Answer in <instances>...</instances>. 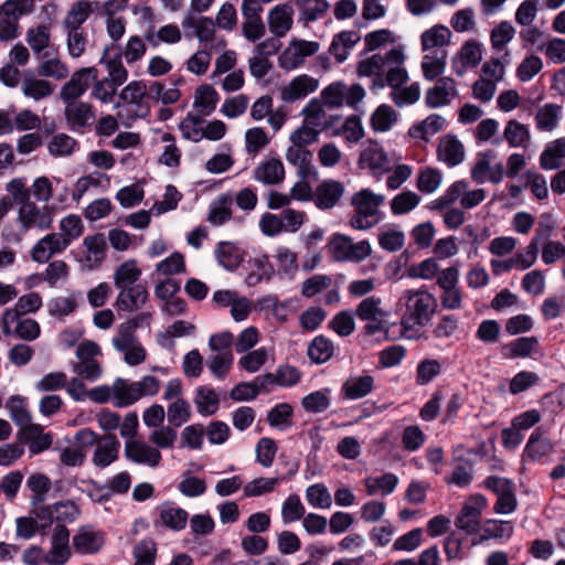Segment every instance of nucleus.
<instances>
[{
    "instance_id": "f257e3e1",
    "label": "nucleus",
    "mask_w": 565,
    "mask_h": 565,
    "mask_svg": "<svg viewBox=\"0 0 565 565\" xmlns=\"http://www.w3.org/2000/svg\"><path fill=\"white\" fill-rule=\"evenodd\" d=\"M405 55L399 49H392L385 55L373 54L358 65L359 76L372 77V88L382 89L396 85L405 78Z\"/></svg>"
},
{
    "instance_id": "f03ea898",
    "label": "nucleus",
    "mask_w": 565,
    "mask_h": 565,
    "mask_svg": "<svg viewBox=\"0 0 565 565\" xmlns=\"http://www.w3.org/2000/svg\"><path fill=\"white\" fill-rule=\"evenodd\" d=\"M115 104L117 118L129 127L137 118H145L150 113L149 85L143 81H132L118 95Z\"/></svg>"
},
{
    "instance_id": "7ed1b4c3",
    "label": "nucleus",
    "mask_w": 565,
    "mask_h": 565,
    "mask_svg": "<svg viewBox=\"0 0 565 565\" xmlns=\"http://www.w3.org/2000/svg\"><path fill=\"white\" fill-rule=\"evenodd\" d=\"M399 303L405 306L402 324L407 329L428 324L437 309V299L425 289L405 290Z\"/></svg>"
},
{
    "instance_id": "20e7f679",
    "label": "nucleus",
    "mask_w": 565,
    "mask_h": 565,
    "mask_svg": "<svg viewBox=\"0 0 565 565\" xmlns=\"http://www.w3.org/2000/svg\"><path fill=\"white\" fill-rule=\"evenodd\" d=\"M384 200V195L376 194L370 189H362L354 193L351 199L353 211L349 221L351 227L365 231L379 224L382 220L380 207Z\"/></svg>"
},
{
    "instance_id": "39448f33",
    "label": "nucleus",
    "mask_w": 565,
    "mask_h": 565,
    "mask_svg": "<svg viewBox=\"0 0 565 565\" xmlns=\"http://www.w3.org/2000/svg\"><path fill=\"white\" fill-rule=\"evenodd\" d=\"M159 390L160 381L152 375H146L135 382L117 377L114 381V406L118 408L131 406L143 397L157 395Z\"/></svg>"
},
{
    "instance_id": "423d86ee",
    "label": "nucleus",
    "mask_w": 565,
    "mask_h": 565,
    "mask_svg": "<svg viewBox=\"0 0 565 565\" xmlns=\"http://www.w3.org/2000/svg\"><path fill=\"white\" fill-rule=\"evenodd\" d=\"M486 199V191L481 188L470 190L466 180L451 183L445 192L430 202V210L441 211L459 201L462 209L470 210L478 206Z\"/></svg>"
},
{
    "instance_id": "0eeeda50",
    "label": "nucleus",
    "mask_w": 565,
    "mask_h": 565,
    "mask_svg": "<svg viewBox=\"0 0 565 565\" xmlns=\"http://www.w3.org/2000/svg\"><path fill=\"white\" fill-rule=\"evenodd\" d=\"M33 0H6L0 6V40L12 41L21 34L20 19L33 11Z\"/></svg>"
},
{
    "instance_id": "6e6552de",
    "label": "nucleus",
    "mask_w": 565,
    "mask_h": 565,
    "mask_svg": "<svg viewBox=\"0 0 565 565\" xmlns=\"http://www.w3.org/2000/svg\"><path fill=\"white\" fill-rule=\"evenodd\" d=\"M329 250L337 262L360 263L367 258L372 253L369 241L363 239L353 242L344 234L335 233L329 241Z\"/></svg>"
},
{
    "instance_id": "1a4fd4ad",
    "label": "nucleus",
    "mask_w": 565,
    "mask_h": 565,
    "mask_svg": "<svg viewBox=\"0 0 565 565\" xmlns=\"http://www.w3.org/2000/svg\"><path fill=\"white\" fill-rule=\"evenodd\" d=\"M358 163L360 169L369 171L374 177H382L394 167V160L374 140H366L363 143Z\"/></svg>"
},
{
    "instance_id": "9d476101",
    "label": "nucleus",
    "mask_w": 565,
    "mask_h": 565,
    "mask_svg": "<svg viewBox=\"0 0 565 565\" xmlns=\"http://www.w3.org/2000/svg\"><path fill=\"white\" fill-rule=\"evenodd\" d=\"M365 97V89L360 84L347 85L342 82H334L322 89L321 102L330 108L341 106L354 107Z\"/></svg>"
},
{
    "instance_id": "9b49d317",
    "label": "nucleus",
    "mask_w": 565,
    "mask_h": 565,
    "mask_svg": "<svg viewBox=\"0 0 565 565\" xmlns=\"http://www.w3.org/2000/svg\"><path fill=\"white\" fill-rule=\"evenodd\" d=\"M495 153L492 150L479 152L470 169L471 179L478 184L487 182L499 184L504 178V167L501 162H493Z\"/></svg>"
},
{
    "instance_id": "f8f14e48",
    "label": "nucleus",
    "mask_w": 565,
    "mask_h": 565,
    "mask_svg": "<svg viewBox=\"0 0 565 565\" xmlns=\"http://www.w3.org/2000/svg\"><path fill=\"white\" fill-rule=\"evenodd\" d=\"M17 221L23 231L38 228L45 231L53 223V210L49 205H38L33 201H28L18 206Z\"/></svg>"
},
{
    "instance_id": "ddd939ff",
    "label": "nucleus",
    "mask_w": 565,
    "mask_h": 565,
    "mask_svg": "<svg viewBox=\"0 0 565 565\" xmlns=\"http://www.w3.org/2000/svg\"><path fill=\"white\" fill-rule=\"evenodd\" d=\"M106 543L105 532L92 524L77 527L72 536L73 550L79 555L98 554Z\"/></svg>"
},
{
    "instance_id": "4468645a",
    "label": "nucleus",
    "mask_w": 565,
    "mask_h": 565,
    "mask_svg": "<svg viewBox=\"0 0 565 565\" xmlns=\"http://www.w3.org/2000/svg\"><path fill=\"white\" fill-rule=\"evenodd\" d=\"M486 487L497 495V501L493 505L495 513L511 514L516 510L518 500L510 480L492 476L487 478Z\"/></svg>"
},
{
    "instance_id": "2eb2a0df",
    "label": "nucleus",
    "mask_w": 565,
    "mask_h": 565,
    "mask_svg": "<svg viewBox=\"0 0 565 565\" xmlns=\"http://www.w3.org/2000/svg\"><path fill=\"white\" fill-rule=\"evenodd\" d=\"M96 78H98V71L94 66L83 67L74 72L61 88V99L64 103L78 102Z\"/></svg>"
},
{
    "instance_id": "dca6fc26",
    "label": "nucleus",
    "mask_w": 565,
    "mask_h": 565,
    "mask_svg": "<svg viewBox=\"0 0 565 565\" xmlns=\"http://www.w3.org/2000/svg\"><path fill=\"white\" fill-rule=\"evenodd\" d=\"M2 330L6 335H14L26 341L35 340L41 331L34 319L18 317L14 310L3 312Z\"/></svg>"
},
{
    "instance_id": "f3484780",
    "label": "nucleus",
    "mask_w": 565,
    "mask_h": 565,
    "mask_svg": "<svg viewBox=\"0 0 565 565\" xmlns=\"http://www.w3.org/2000/svg\"><path fill=\"white\" fill-rule=\"evenodd\" d=\"M65 119L67 127L77 134H85L96 121L93 106L83 102L65 103Z\"/></svg>"
},
{
    "instance_id": "a211bd4d",
    "label": "nucleus",
    "mask_w": 565,
    "mask_h": 565,
    "mask_svg": "<svg viewBox=\"0 0 565 565\" xmlns=\"http://www.w3.org/2000/svg\"><path fill=\"white\" fill-rule=\"evenodd\" d=\"M125 457L136 465L149 468H157L162 461L160 450L142 439L126 440Z\"/></svg>"
},
{
    "instance_id": "6ab92c4d",
    "label": "nucleus",
    "mask_w": 565,
    "mask_h": 565,
    "mask_svg": "<svg viewBox=\"0 0 565 565\" xmlns=\"http://www.w3.org/2000/svg\"><path fill=\"white\" fill-rule=\"evenodd\" d=\"M70 531L64 524H57L50 536V548L46 552L49 565H65L73 555L70 544Z\"/></svg>"
},
{
    "instance_id": "aec40b11",
    "label": "nucleus",
    "mask_w": 565,
    "mask_h": 565,
    "mask_svg": "<svg viewBox=\"0 0 565 565\" xmlns=\"http://www.w3.org/2000/svg\"><path fill=\"white\" fill-rule=\"evenodd\" d=\"M126 330L127 328H124L121 332H117V335L113 338V345L124 354V360L128 365H139L146 360V350L137 337Z\"/></svg>"
},
{
    "instance_id": "412c9836",
    "label": "nucleus",
    "mask_w": 565,
    "mask_h": 565,
    "mask_svg": "<svg viewBox=\"0 0 565 565\" xmlns=\"http://www.w3.org/2000/svg\"><path fill=\"white\" fill-rule=\"evenodd\" d=\"M458 96L457 83L451 77H441L425 95L429 108H440L449 105Z\"/></svg>"
},
{
    "instance_id": "4be33fe9",
    "label": "nucleus",
    "mask_w": 565,
    "mask_h": 565,
    "mask_svg": "<svg viewBox=\"0 0 565 565\" xmlns=\"http://www.w3.org/2000/svg\"><path fill=\"white\" fill-rule=\"evenodd\" d=\"M319 44L313 41H294L279 56V65L285 70L298 67L306 57L313 55Z\"/></svg>"
},
{
    "instance_id": "5701e85b",
    "label": "nucleus",
    "mask_w": 565,
    "mask_h": 565,
    "mask_svg": "<svg viewBox=\"0 0 565 565\" xmlns=\"http://www.w3.org/2000/svg\"><path fill=\"white\" fill-rule=\"evenodd\" d=\"M482 60V44L476 40L466 41L452 61V71L462 76L468 70L477 67Z\"/></svg>"
},
{
    "instance_id": "b1692460",
    "label": "nucleus",
    "mask_w": 565,
    "mask_h": 565,
    "mask_svg": "<svg viewBox=\"0 0 565 565\" xmlns=\"http://www.w3.org/2000/svg\"><path fill=\"white\" fill-rule=\"evenodd\" d=\"M486 503L482 497L476 498L467 502L456 519V526L465 531L467 534L479 533L481 527V512Z\"/></svg>"
},
{
    "instance_id": "393cba45",
    "label": "nucleus",
    "mask_w": 565,
    "mask_h": 565,
    "mask_svg": "<svg viewBox=\"0 0 565 565\" xmlns=\"http://www.w3.org/2000/svg\"><path fill=\"white\" fill-rule=\"evenodd\" d=\"M319 88V81L310 75L301 74L292 78L281 90V99L294 103L315 93Z\"/></svg>"
},
{
    "instance_id": "a878e982",
    "label": "nucleus",
    "mask_w": 565,
    "mask_h": 565,
    "mask_svg": "<svg viewBox=\"0 0 565 565\" xmlns=\"http://www.w3.org/2000/svg\"><path fill=\"white\" fill-rule=\"evenodd\" d=\"M120 441L115 435L108 434L99 438L92 456L95 467L105 469L118 459Z\"/></svg>"
},
{
    "instance_id": "bb28decb",
    "label": "nucleus",
    "mask_w": 565,
    "mask_h": 565,
    "mask_svg": "<svg viewBox=\"0 0 565 565\" xmlns=\"http://www.w3.org/2000/svg\"><path fill=\"white\" fill-rule=\"evenodd\" d=\"M157 513L158 519L156 520V524L175 532L182 531L189 520L188 512L170 501L161 503L157 508Z\"/></svg>"
},
{
    "instance_id": "cd10ccee",
    "label": "nucleus",
    "mask_w": 565,
    "mask_h": 565,
    "mask_svg": "<svg viewBox=\"0 0 565 565\" xmlns=\"http://www.w3.org/2000/svg\"><path fill=\"white\" fill-rule=\"evenodd\" d=\"M255 181L265 185H276L285 179V167L277 157L264 158L253 172Z\"/></svg>"
},
{
    "instance_id": "c85d7f7f",
    "label": "nucleus",
    "mask_w": 565,
    "mask_h": 565,
    "mask_svg": "<svg viewBox=\"0 0 565 565\" xmlns=\"http://www.w3.org/2000/svg\"><path fill=\"white\" fill-rule=\"evenodd\" d=\"M313 154L306 147L291 145L286 151V160L297 169L299 178L317 179L318 172L312 163Z\"/></svg>"
},
{
    "instance_id": "c756f323",
    "label": "nucleus",
    "mask_w": 565,
    "mask_h": 565,
    "mask_svg": "<svg viewBox=\"0 0 565 565\" xmlns=\"http://www.w3.org/2000/svg\"><path fill=\"white\" fill-rule=\"evenodd\" d=\"M106 239L104 234L86 236L83 241L84 253L79 262L87 269L96 268L105 258Z\"/></svg>"
},
{
    "instance_id": "7c9ffc66",
    "label": "nucleus",
    "mask_w": 565,
    "mask_h": 565,
    "mask_svg": "<svg viewBox=\"0 0 565 565\" xmlns=\"http://www.w3.org/2000/svg\"><path fill=\"white\" fill-rule=\"evenodd\" d=\"M66 248L67 246L57 236V233H50L35 243L31 250V257L34 262L44 264L54 255L62 254Z\"/></svg>"
},
{
    "instance_id": "2f4dec72",
    "label": "nucleus",
    "mask_w": 565,
    "mask_h": 565,
    "mask_svg": "<svg viewBox=\"0 0 565 565\" xmlns=\"http://www.w3.org/2000/svg\"><path fill=\"white\" fill-rule=\"evenodd\" d=\"M437 157L446 166L456 167L465 159L463 145L456 136L446 135L439 140Z\"/></svg>"
},
{
    "instance_id": "473e14b6",
    "label": "nucleus",
    "mask_w": 565,
    "mask_h": 565,
    "mask_svg": "<svg viewBox=\"0 0 565 565\" xmlns=\"http://www.w3.org/2000/svg\"><path fill=\"white\" fill-rule=\"evenodd\" d=\"M38 58L40 60L38 66L39 75L58 81L67 77L70 70L66 63L58 56L57 47L38 56Z\"/></svg>"
},
{
    "instance_id": "72a5a7b5",
    "label": "nucleus",
    "mask_w": 565,
    "mask_h": 565,
    "mask_svg": "<svg viewBox=\"0 0 565 565\" xmlns=\"http://www.w3.org/2000/svg\"><path fill=\"white\" fill-rule=\"evenodd\" d=\"M294 9L289 3L275 6L268 13V26L270 32L277 36H285L292 25Z\"/></svg>"
},
{
    "instance_id": "f704fd0d",
    "label": "nucleus",
    "mask_w": 565,
    "mask_h": 565,
    "mask_svg": "<svg viewBox=\"0 0 565 565\" xmlns=\"http://www.w3.org/2000/svg\"><path fill=\"white\" fill-rule=\"evenodd\" d=\"M25 41L36 57L56 49L52 44L51 25L46 23L29 28L25 33Z\"/></svg>"
},
{
    "instance_id": "c9c22d12",
    "label": "nucleus",
    "mask_w": 565,
    "mask_h": 565,
    "mask_svg": "<svg viewBox=\"0 0 565 565\" xmlns=\"http://www.w3.org/2000/svg\"><path fill=\"white\" fill-rule=\"evenodd\" d=\"M113 50H115V44L107 45L103 51L99 63L105 65L107 70L108 75L105 78L119 87L128 79V71L124 66L120 56H116Z\"/></svg>"
},
{
    "instance_id": "e433bc0d",
    "label": "nucleus",
    "mask_w": 565,
    "mask_h": 565,
    "mask_svg": "<svg viewBox=\"0 0 565 565\" xmlns=\"http://www.w3.org/2000/svg\"><path fill=\"white\" fill-rule=\"evenodd\" d=\"M149 294L145 286L136 285L134 287H127L119 289L116 306L118 310L122 311H136L140 309L148 300Z\"/></svg>"
},
{
    "instance_id": "4c0bfd02",
    "label": "nucleus",
    "mask_w": 565,
    "mask_h": 565,
    "mask_svg": "<svg viewBox=\"0 0 565 565\" xmlns=\"http://www.w3.org/2000/svg\"><path fill=\"white\" fill-rule=\"evenodd\" d=\"M451 32L449 28L443 24H436L420 35L423 52L446 51L445 47L450 43Z\"/></svg>"
},
{
    "instance_id": "58836bf2",
    "label": "nucleus",
    "mask_w": 565,
    "mask_h": 565,
    "mask_svg": "<svg viewBox=\"0 0 565 565\" xmlns=\"http://www.w3.org/2000/svg\"><path fill=\"white\" fill-rule=\"evenodd\" d=\"M301 114L303 115V121L319 132L332 124V116L324 110V104L318 98L310 99Z\"/></svg>"
},
{
    "instance_id": "ea45409f",
    "label": "nucleus",
    "mask_w": 565,
    "mask_h": 565,
    "mask_svg": "<svg viewBox=\"0 0 565 565\" xmlns=\"http://www.w3.org/2000/svg\"><path fill=\"white\" fill-rule=\"evenodd\" d=\"M220 394L209 385H201L195 388L193 402L201 416H212L220 408Z\"/></svg>"
},
{
    "instance_id": "a19ab883",
    "label": "nucleus",
    "mask_w": 565,
    "mask_h": 565,
    "mask_svg": "<svg viewBox=\"0 0 565 565\" xmlns=\"http://www.w3.org/2000/svg\"><path fill=\"white\" fill-rule=\"evenodd\" d=\"M408 82V73L405 70V78L396 85H387L391 87L390 97L397 107H404L415 104L420 97V86L418 83H413L404 86Z\"/></svg>"
},
{
    "instance_id": "79ce46f5",
    "label": "nucleus",
    "mask_w": 565,
    "mask_h": 565,
    "mask_svg": "<svg viewBox=\"0 0 565 565\" xmlns=\"http://www.w3.org/2000/svg\"><path fill=\"white\" fill-rule=\"evenodd\" d=\"M214 256L218 265L230 271L237 269L244 259L242 249L236 244L226 241L216 245Z\"/></svg>"
},
{
    "instance_id": "37998d69",
    "label": "nucleus",
    "mask_w": 565,
    "mask_h": 565,
    "mask_svg": "<svg viewBox=\"0 0 565 565\" xmlns=\"http://www.w3.org/2000/svg\"><path fill=\"white\" fill-rule=\"evenodd\" d=\"M29 450L33 455H38L49 449L53 444V435L44 433V428L40 424H32L22 430Z\"/></svg>"
},
{
    "instance_id": "c03bdc74",
    "label": "nucleus",
    "mask_w": 565,
    "mask_h": 565,
    "mask_svg": "<svg viewBox=\"0 0 565 565\" xmlns=\"http://www.w3.org/2000/svg\"><path fill=\"white\" fill-rule=\"evenodd\" d=\"M374 388V379L371 375L351 376L341 386L345 399H360L369 395Z\"/></svg>"
},
{
    "instance_id": "a18cd8bd",
    "label": "nucleus",
    "mask_w": 565,
    "mask_h": 565,
    "mask_svg": "<svg viewBox=\"0 0 565 565\" xmlns=\"http://www.w3.org/2000/svg\"><path fill=\"white\" fill-rule=\"evenodd\" d=\"M343 194V186L339 181L327 180L318 185L315 192V202L320 209L333 207Z\"/></svg>"
},
{
    "instance_id": "49530a36",
    "label": "nucleus",
    "mask_w": 565,
    "mask_h": 565,
    "mask_svg": "<svg viewBox=\"0 0 565 565\" xmlns=\"http://www.w3.org/2000/svg\"><path fill=\"white\" fill-rule=\"evenodd\" d=\"M553 450L554 446L552 443L542 436L540 428H536L525 445L524 456L532 461H537L551 455Z\"/></svg>"
},
{
    "instance_id": "de8ad7c7",
    "label": "nucleus",
    "mask_w": 565,
    "mask_h": 565,
    "mask_svg": "<svg viewBox=\"0 0 565 565\" xmlns=\"http://www.w3.org/2000/svg\"><path fill=\"white\" fill-rule=\"evenodd\" d=\"M110 178L103 172L94 171L77 179L73 198L79 201L92 189H105L109 185Z\"/></svg>"
},
{
    "instance_id": "09e8293b",
    "label": "nucleus",
    "mask_w": 565,
    "mask_h": 565,
    "mask_svg": "<svg viewBox=\"0 0 565 565\" xmlns=\"http://www.w3.org/2000/svg\"><path fill=\"white\" fill-rule=\"evenodd\" d=\"M220 100L217 92L211 85H201L194 94L193 107L202 116L211 115Z\"/></svg>"
},
{
    "instance_id": "8fccbe9b",
    "label": "nucleus",
    "mask_w": 565,
    "mask_h": 565,
    "mask_svg": "<svg viewBox=\"0 0 565 565\" xmlns=\"http://www.w3.org/2000/svg\"><path fill=\"white\" fill-rule=\"evenodd\" d=\"M58 230L57 236L68 247L83 235L84 223L79 215L68 214L60 220Z\"/></svg>"
},
{
    "instance_id": "3c124183",
    "label": "nucleus",
    "mask_w": 565,
    "mask_h": 565,
    "mask_svg": "<svg viewBox=\"0 0 565 565\" xmlns=\"http://www.w3.org/2000/svg\"><path fill=\"white\" fill-rule=\"evenodd\" d=\"M565 159V137L558 138L546 145L540 156V166L544 170H555Z\"/></svg>"
},
{
    "instance_id": "603ef678",
    "label": "nucleus",
    "mask_w": 565,
    "mask_h": 565,
    "mask_svg": "<svg viewBox=\"0 0 565 565\" xmlns=\"http://www.w3.org/2000/svg\"><path fill=\"white\" fill-rule=\"evenodd\" d=\"M446 124L447 121L443 116L431 114L419 124L411 127L409 135L415 139L428 140L430 137L441 131Z\"/></svg>"
},
{
    "instance_id": "864d4df0",
    "label": "nucleus",
    "mask_w": 565,
    "mask_h": 565,
    "mask_svg": "<svg viewBox=\"0 0 565 565\" xmlns=\"http://www.w3.org/2000/svg\"><path fill=\"white\" fill-rule=\"evenodd\" d=\"M147 52L145 41L139 35H131L124 47L115 44L113 53L125 60L128 65L140 61Z\"/></svg>"
},
{
    "instance_id": "5fc2aeb1",
    "label": "nucleus",
    "mask_w": 565,
    "mask_h": 565,
    "mask_svg": "<svg viewBox=\"0 0 565 565\" xmlns=\"http://www.w3.org/2000/svg\"><path fill=\"white\" fill-rule=\"evenodd\" d=\"M363 482L369 495L380 493L383 497H386L396 489L398 478L392 472H386L380 477H366Z\"/></svg>"
},
{
    "instance_id": "6e6d98bb",
    "label": "nucleus",
    "mask_w": 565,
    "mask_h": 565,
    "mask_svg": "<svg viewBox=\"0 0 565 565\" xmlns=\"http://www.w3.org/2000/svg\"><path fill=\"white\" fill-rule=\"evenodd\" d=\"M233 199L232 193L227 192L217 196L210 206L209 222L213 225L220 226L226 223L232 217Z\"/></svg>"
},
{
    "instance_id": "4d7b16f0",
    "label": "nucleus",
    "mask_w": 565,
    "mask_h": 565,
    "mask_svg": "<svg viewBox=\"0 0 565 565\" xmlns=\"http://www.w3.org/2000/svg\"><path fill=\"white\" fill-rule=\"evenodd\" d=\"M537 347V338L521 337L507 343L502 348V354L508 359H524L530 356Z\"/></svg>"
},
{
    "instance_id": "13d9d810",
    "label": "nucleus",
    "mask_w": 565,
    "mask_h": 565,
    "mask_svg": "<svg viewBox=\"0 0 565 565\" xmlns=\"http://www.w3.org/2000/svg\"><path fill=\"white\" fill-rule=\"evenodd\" d=\"M503 136L509 146L512 148H525L531 139L527 125L522 124L515 119H511L507 122Z\"/></svg>"
},
{
    "instance_id": "bf43d9fd",
    "label": "nucleus",
    "mask_w": 565,
    "mask_h": 565,
    "mask_svg": "<svg viewBox=\"0 0 565 565\" xmlns=\"http://www.w3.org/2000/svg\"><path fill=\"white\" fill-rule=\"evenodd\" d=\"M334 354L333 342L324 335H317L308 345L307 355L316 364L328 362Z\"/></svg>"
},
{
    "instance_id": "052dcab7",
    "label": "nucleus",
    "mask_w": 565,
    "mask_h": 565,
    "mask_svg": "<svg viewBox=\"0 0 565 565\" xmlns=\"http://www.w3.org/2000/svg\"><path fill=\"white\" fill-rule=\"evenodd\" d=\"M422 61L423 75L427 81H434L440 76L446 66V51L424 52Z\"/></svg>"
},
{
    "instance_id": "680f3d73",
    "label": "nucleus",
    "mask_w": 565,
    "mask_h": 565,
    "mask_svg": "<svg viewBox=\"0 0 565 565\" xmlns=\"http://www.w3.org/2000/svg\"><path fill=\"white\" fill-rule=\"evenodd\" d=\"M562 107L556 104H545L535 114V127L542 131L554 130L561 119Z\"/></svg>"
},
{
    "instance_id": "e2e57ef3",
    "label": "nucleus",
    "mask_w": 565,
    "mask_h": 565,
    "mask_svg": "<svg viewBox=\"0 0 565 565\" xmlns=\"http://www.w3.org/2000/svg\"><path fill=\"white\" fill-rule=\"evenodd\" d=\"M141 269L134 259L124 262L114 274V284L116 288L122 289L136 286L135 282L139 280Z\"/></svg>"
},
{
    "instance_id": "0e129e2a",
    "label": "nucleus",
    "mask_w": 565,
    "mask_h": 565,
    "mask_svg": "<svg viewBox=\"0 0 565 565\" xmlns=\"http://www.w3.org/2000/svg\"><path fill=\"white\" fill-rule=\"evenodd\" d=\"M250 271L246 277L249 286H255L263 280H268L273 274V266L266 255H259L248 260Z\"/></svg>"
},
{
    "instance_id": "69168bd1",
    "label": "nucleus",
    "mask_w": 565,
    "mask_h": 565,
    "mask_svg": "<svg viewBox=\"0 0 565 565\" xmlns=\"http://www.w3.org/2000/svg\"><path fill=\"white\" fill-rule=\"evenodd\" d=\"M205 120L200 114L189 113L179 124V129L184 139L199 142L204 139L203 125Z\"/></svg>"
},
{
    "instance_id": "338daca9",
    "label": "nucleus",
    "mask_w": 565,
    "mask_h": 565,
    "mask_svg": "<svg viewBox=\"0 0 565 565\" xmlns=\"http://www.w3.org/2000/svg\"><path fill=\"white\" fill-rule=\"evenodd\" d=\"M92 13V3L87 0L75 2L67 12L63 25L65 30H82V24Z\"/></svg>"
},
{
    "instance_id": "774afa93",
    "label": "nucleus",
    "mask_w": 565,
    "mask_h": 565,
    "mask_svg": "<svg viewBox=\"0 0 565 565\" xmlns=\"http://www.w3.org/2000/svg\"><path fill=\"white\" fill-rule=\"evenodd\" d=\"M331 388L324 387L303 396L301 406L307 413L318 414L326 412L331 405Z\"/></svg>"
}]
</instances>
